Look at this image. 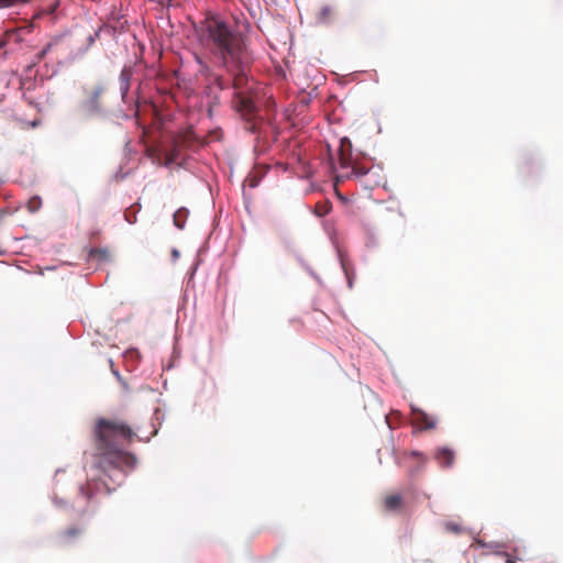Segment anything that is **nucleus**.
<instances>
[{"mask_svg": "<svg viewBox=\"0 0 563 563\" xmlns=\"http://www.w3.org/2000/svg\"><path fill=\"white\" fill-rule=\"evenodd\" d=\"M88 258L96 260L98 262H108L110 260V253L108 249L92 247L88 251Z\"/></svg>", "mask_w": 563, "mask_h": 563, "instance_id": "ddd939ff", "label": "nucleus"}, {"mask_svg": "<svg viewBox=\"0 0 563 563\" xmlns=\"http://www.w3.org/2000/svg\"><path fill=\"white\" fill-rule=\"evenodd\" d=\"M411 413L413 417V424H416L419 429L432 430L435 428V420L423 410L418 409L415 406H411Z\"/></svg>", "mask_w": 563, "mask_h": 563, "instance_id": "423d86ee", "label": "nucleus"}, {"mask_svg": "<svg viewBox=\"0 0 563 563\" xmlns=\"http://www.w3.org/2000/svg\"><path fill=\"white\" fill-rule=\"evenodd\" d=\"M175 1H176V0H166V2H167V4H168V5L174 4V3H175Z\"/></svg>", "mask_w": 563, "mask_h": 563, "instance_id": "393cba45", "label": "nucleus"}, {"mask_svg": "<svg viewBox=\"0 0 563 563\" xmlns=\"http://www.w3.org/2000/svg\"><path fill=\"white\" fill-rule=\"evenodd\" d=\"M12 4V0H0V7H9Z\"/></svg>", "mask_w": 563, "mask_h": 563, "instance_id": "5701e85b", "label": "nucleus"}, {"mask_svg": "<svg viewBox=\"0 0 563 563\" xmlns=\"http://www.w3.org/2000/svg\"><path fill=\"white\" fill-rule=\"evenodd\" d=\"M52 46H53V44H51V43H49V44H47V45H46V46H45V47H44V48H43V49L37 54V58H38L40 60H41V59H43V58L46 56V54L51 51Z\"/></svg>", "mask_w": 563, "mask_h": 563, "instance_id": "4be33fe9", "label": "nucleus"}, {"mask_svg": "<svg viewBox=\"0 0 563 563\" xmlns=\"http://www.w3.org/2000/svg\"><path fill=\"white\" fill-rule=\"evenodd\" d=\"M103 485L107 487V492H111V489L108 487L107 483L102 479Z\"/></svg>", "mask_w": 563, "mask_h": 563, "instance_id": "a878e982", "label": "nucleus"}, {"mask_svg": "<svg viewBox=\"0 0 563 563\" xmlns=\"http://www.w3.org/2000/svg\"><path fill=\"white\" fill-rule=\"evenodd\" d=\"M347 168H351V173H346L344 176L350 177V175H354L355 177L364 176L368 173V168L361 166L360 164L353 162L351 159V164Z\"/></svg>", "mask_w": 563, "mask_h": 563, "instance_id": "2eb2a0df", "label": "nucleus"}, {"mask_svg": "<svg viewBox=\"0 0 563 563\" xmlns=\"http://www.w3.org/2000/svg\"><path fill=\"white\" fill-rule=\"evenodd\" d=\"M84 533V529L77 526L68 527L58 534V543L62 547L71 545Z\"/></svg>", "mask_w": 563, "mask_h": 563, "instance_id": "1a4fd4ad", "label": "nucleus"}, {"mask_svg": "<svg viewBox=\"0 0 563 563\" xmlns=\"http://www.w3.org/2000/svg\"><path fill=\"white\" fill-rule=\"evenodd\" d=\"M41 206V200L40 198L35 197V198H32L30 201H29V209L34 212L36 211Z\"/></svg>", "mask_w": 563, "mask_h": 563, "instance_id": "aec40b11", "label": "nucleus"}, {"mask_svg": "<svg viewBox=\"0 0 563 563\" xmlns=\"http://www.w3.org/2000/svg\"><path fill=\"white\" fill-rule=\"evenodd\" d=\"M472 547L482 548L484 551L482 555L495 554L498 556L506 555L507 545L504 542H485L484 540L476 539Z\"/></svg>", "mask_w": 563, "mask_h": 563, "instance_id": "39448f33", "label": "nucleus"}, {"mask_svg": "<svg viewBox=\"0 0 563 563\" xmlns=\"http://www.w3.org/2000/svg\"><path fill=\"white\" fill-rule=\"evenodd\" d=\"M106 87L102 84L85 87L84 99L80 102V112L84 117L90 118L103 111L102 96Z\"/></svg>", "mask_w": 563, "mask_h": 563, "instance_id": "20e7f679", "label": "nucleus"}, {"mask_svg": "<svg viewBox=\"0 0 563 563\" xmlns=\"http://www.w3.org/2000/svg\"><path fill=\"white\" fill-rule=\"evenodd\" d=\"M249 65V56L246 55V62L234 70H228L233 75L232 87L234 89L233 103L238 112L241 113L245 120V130L250 133H257L262 125V119L257 117V107L254 98L256 91L254 89V82L251 81L245 73V68Z\"/></svg>", "mask_w": 563, "mask_h": 563, "instance_id": "7ed1b4c3", "label": "nucleus"}, {"mask_svg": "<svg viewBox=\"0 0 563 563\" xmlns=\"http://www.w3.org/2000/svg\"><path fill=\"white\" fill-rule=\"evenodd\" d=\"M189 211L186 208H179L173 216L174 224L178 229H184Z\"/></svg>", "mask_w": 563, "mask_h": 563, "instance_id": "4468645a", "label": "nucleus"}, {"mask_svg": "<svg viewBox=\"0 0 563 563\" xmlns=\"http://www.w3.org/2000/svg\"><path fill=\"white\" fill-rule=\"evenodd\" d=\"M352 158V143L349 139L344 137L340 141L339 148V164L341 168H347Z\"/></svg>", "mask_w": 563, "mask_h": 563, "instance_id": "9d476101", "label": "nucleus"}, {"mask_svg": "<svg viewBox=\"0 0 563 563\" xmlns=\"http://www.w3.org/2000/svg\"><path fill=\"white\" fill-rule=\"evenodd\" d=\"M96 448L101 455L100 466L115 470L132 468L136 459L124 450L137 437L135 427L118 417L99 418L95 424Z\"/></svg>", "mask_w": 563, "mask_h": 563, "instance_id": "f257e3e1", "label": "nucleus"}, {"mask_svg": "<svg viewBox=\"0 0 563 563\" xmlns=\"http://www.w3.org/2000/svg\"><path fill=\"white\" fill-rule=\"evenodd\" d=\"M130 76H131L130 71H128L126 69H123L121 71L120 80H121V88L123 90V95L126 93V91L129 90Z\"/></svg>", "mask_w": 563, "mask_h": 563, "instance_id": "a211bd4d", "label": "nucleus"}, {"mask_svg": "<svg viewBox=\"0 0 563 563\" xmlns=\"http://www.w3.org/2000/svg\"><path fill=\"white\" fill-rule=\"evenodd\" d=\"M3 212L0 210V218L2 217Z\"/></svg>", "mask_w": 563, "mask_h": 563, "instance_id": "cd10ccee", "label": "nucleus"}, {"mask_svg": "<svg viewBox=\"0 0 563 563\" xmlns=\"http://www.w3.org/2000/svg\"><path fill=\"white\" fill-rule=\"evenodd\" d=\"M335 10L332 5L325 4L317 13V21L322 24H329L334 20Z\"/></svg>", "mask_w": 563, "mask_h": 563, "instance_id": "f8f14e48", "label": "nucleus"}, {"mask_svg": "<svg viewBox=\"0 0 563 563\" xmlns=\"http://www.w3.org/2000/svg\"><path fill=\"white\" fill-rule=\"evenodd\" d=\"M331 208H332V205L330 201H328V200L321 201L314 206V213L318 217H324L330 212Z\"/></svg>", "mask_w": 563, "mask_h": 563, "instance_id": "dca6fc26", "label": "nucleus"}, {"mask_svg": "<svg viewBox=\"0 0 563 563\" xmlns=\"http://www.w3.org/2000/svg\"><path fill=\"white\" fill-rule=\"evenodd\" d=\"M433 457L440 467L449 468L454 464L455 453L448 446H440L435 449Z\"/></svg>", "mask_w": 563, "mask_h": 563, "instance_id": "6e6552de", "label": "nucleus"}, {"mask_svg": "<svg viewBox=\"0 0 563 563\" xmlns=\"http://www.w3.org/2000/svg\"><path fill=\"white\" fill-rule=\"evenodd\" d=\"M507 560H506V563H517L516 561L519 560V561H523V558L519 556L518 555V550L517 549H514V553H508L506 552V555H504Z\"/></svg>", "mask_w": 563, "mask_h": 563, "instance_id": "6ab92c4d", "label": "nucleus"}, {"mask_svg": "<svg viewBox=\"0 0 563 563\" xmlns=\"http://www.w3.org/2000/svg\"><path fill=\"white\" fill-rule=\"evenodd\" d=\"M446 529L449 531L454 532V533H461L462 532V528L457 523H453V522L446 523Z\"/></svg>", "mask_w": 563, "mask_h": 563, "instance_id": "412c9836", "label": "nucleus"}, {"mask_svg": "<svg viewBox=\"0 0 563 563\" xmlns=\"http://www.w3.org/2000/svg\"><path fill=\"white\" fill-rule=\"evenodd\" d=\"M97 489V483L95 481H89L87 487L81 486L80 493L87 498L90 499L92 497L93 490Z\"/></svg>", "mask_w": 563, "mask_h": 563, "instance_id": "f3484780", "label": "nucleus"}, {"mask_svg": "<svg viewBox=\"0 0 563 563\" xmlns=\"http://www.w3.org/2000/svg\"><path fill=\"white\" fill-rule=\"evenodd\" d=\"M207 44L227 70H234L246 62V47L242 35L220 16L205 19Z\"/></svg>", "mask_w": 563, "mask_h": 563, "instance_id": "f03ea898", "label": "nucleus"}, {"mask_svg": "<svg viewBox=\"0 0 563 563\" xmlns=\"http://www.w3.org/2000/svg\"><path fill=\"white\" fill-rule=\"evenodd\" d=\"M217 84L221 89L225 88L224 80L221 77L217 78Z\"/></svg>", "mask_w": 563, "mask_h": 563, "instance_id": "b1692460", "label": "nucleus"}, {"mask_svg": "<svg viewBox=\"0 0 563 563\" xmlns=\"http://www.w3.org/2000/svg\"><path fill=\"white\" fill-rule=\"evenodd\" d=\"M4 45V42L0 41V48H2Z\"/></svg>", "mask_w": 563, "mask_h": 563, "instance_id": "bb28decb", "label": "nucleus"}, {"mask_svg": "<svg viewBox=\"0 0 563 563\" xmlns=\"http://www.w3.org/2000/svg\"><path fill=\"white\" fill-rule=\"evenodd\" d=\"M183 141L179 139H176L174 141L173 147L170 150H167L165 153V165L169 166L172 164L177 163L179 156H180V147H181Z\"/></svg>", "mask_w": 563, "mask_h": 563, "instance_id": "9b49d317", "label": "nucleus"}, {"mask_svg": "<svg viewBox=\"0 0 563 563\" xmlns=\"http://www.w3.org/2000/svg\"><path fill=\"white\" fill-rule=\"evenodd\" d=\"M405 501L399 494H389L383 500V511L386 514H400L404 509Z\"/></svg>", "mask_w": 563, "mask_h": 563, "instance_id": "0eeeda50", "label": "nucleus"}]
</instances>
